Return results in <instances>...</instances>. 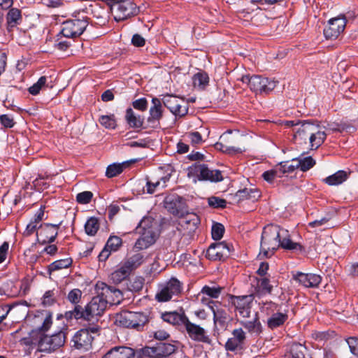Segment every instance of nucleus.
Segmentation results:
<instances>
[{
    "label": "nucleus",
    "mask_w": 358,
    "mask_h": 358,
    "mask_svg": "<svg viewBox=\"0 0 358 358\" xmlns=\"http://www.w3.org/2000/svg\"><path fill=\"white\" fill-rule=\"evenodd\" d=\"M293 278L306 287L315 288L321 282L322 277L315 273H304L298 272Z\"/></svg>",
    "instance_id": "obj_23"
},
{
    "label": "nucleus",
    "mask_w": 358,
    "mask_h": 358,
    "mask_svg": "<svg viewBox=\"0 0 358 358\" xmlns=\"http://www.w3.org/2000/svg\"><path fill=\"white\" fill-rule=\"evenodd\" d=\"M273 285L270 284V280L266 277L260 278L257 280V285L252 294L254 296L261 297L266 294H271Z\"/></svg>",
    "instance_id": "obj_29"
},
{
    "label": "nucleus",
    "mask_w": 358,
    "mask_h": 358,
    "mask_svg": "<svg viewBox=\"0 0 358 358\" xmlns=\"http://www.w3.org/2000/svg\"><path fill=\"white\" fill-rule=\"evenodd\" d=\"M241 81L247 84L250 90L256 93H268L271 92L276 86L277 82L270 80L267 78L261 76L249 75L243 76Z\"/></svg>",
    "instance_id": "obj_10"
},
{
    "label": "nucleus",
    "mask_w": 358,
    "mask_h": 358,
    "mask_svg": "<svg viewBox=\"0 0 358 358\" xmlns=\"http://www.w3.org/2000/svg\"><path fill=\"white\" fill-rule=\"evenodd\" d=\"M62 222L58 224L43 223L38 227L36 231L38 242L41 245L52 243L55 241Z\"/></svg>",
    "instance_id": "obj_13"
},
{
    "label": "nucleus",
    "mask_w": 358,
    "mask_h": 358,
    "mask_svg": "<svg viewBox=\"0 0 358 358\" xmlns=\"http://www.w3.org/2000/svg\"><path fill=\"white\" fill-rule=\"evenodd\" d=\"M278 169L281 176L286 173H292L295 169H299L297 164V158L293 159L291 162H283L279 164Z\"/></svg>",
    "instance_id": "obj_43"
},
{
    "label": "nucleus",
    "mask_w": 358,
    "mask_h": 358,
    "mask_svg": "<svg viewBox=\"0 0 358 358\" xmlns=\"http://www.w3.org/2000/svg\"><path fill=\"white\" fill-rule=\"evenodd\" d=\"M348 174L345 171H338L335 173L327 177L323 181L329 185H338L345 181Z\"/></svg>",
    "instance_id": "obj_36"
},
{
    "label": "nucleus",
    "mask_w": 358,
    "mask_h": 358,
    "mask_svg": "<svg viewBox=\"0 0 358 358\" xmlns=\"http://www.w3.org/2000/svg\"><path fill=\"white\" fill-rule=\"evenodd\" d=\"M38 227L37 225V223H36V222L31 221L27 224V226L23 233V235L24 236H29L31 234H33L34 232L36 233V231H38Z\"/></svg>",
    "instance_id": "obj_61"
},
{
    "label": "nucleus",
    "mask_w": 358,
    "mask_h": 358,
    "mask_svg": "<svg viewBox=\"0 0 358 358\" xmlns=\"http://www.w3.org/2000/svg\"><path fill=\"white\" fill-rule=\"evenodd\" d=\"M131 43L136 47H143L145 45V40L140 34H136L131 38Z\"/></svg>",
    "instance_id": "obj_62"
},
{
    "label": "nucleus",
    "mask_w": 358,
    "mask_h": 358,
    "mask_svg": "<svg viewBox=\"0 0 358 358\" xmlns=\"http://www.w3.org/2000/svg\"><path fill=\"white\" fill-rule=\"evenodd\" d=\"M298 168L305 172L313 167L315 161L311 157H306L301 159L297 158Z\"/></svg>",
    "instance_id": "obj_46"
},
{
    "label": "nucleus",
    "mask_w": 358,
    "mask_h": 358,
    "mask_svg": "<svg viewBox=\"0 0 358 358\" xmlns=\"http://www.w3.org/2000/svg\"><path fill=\"white\" fill-rule=\"evenodd\" d=\"M90 17L82 14L80 10L76 11L72 18L62 23L60 34L66 38H76L80 36L87 27Z\"/></svg>",
    "instance_id": "obj_6"
},
{
    "label": "nucleus",
    "mask_w": 358,
    "mask_h": 358,
    "mask_svg": "<svg viewBox=\"0 0 358 358\" xmlns=\"http://www.w3.org/2000/svg\"><path fill=\"white\" fill-rule=\"evenodd\" d=\"M0 122L6 128H12L15 124L13 118L8 115H1Z\"/></svg>",
    "instance_id": "obj_60"
},
{
    "label": "nucleus",
    "mask_w": 358,
    "mask_h": 358,
    "mask_svg": "<svg viewBox=\"0 0 358 358\" xmlns=\"http://www.w3.org/2000/svg\"><path fill=\"white\" fill-rule=\"evenodd\" d=\"M132 106L135 109L141 111H145L148 108V101L145 98H141L133 101Z\"/></svg>",
    "instance_id": "obj_59"
},
{
    "label": "nucleus",
    "mask_w": 358,
    "mask_h": 358,
    "mask_svg": "<svg viewBox=\"0 0 358 358\" xmlns=\"http://www.w3.org/2000/svg\"><path fill=\"white\" fill-rule=\"evenodd\" d=\"M229 317V314L222 308H217L216 311H214L213 320L215 325L218 324L221 327H224Z\"/></svg>",
    "instance_id": "obj_38"
},
{
    "label": "nucleus",
    "mask_w": 358,
    "mask_h": 358,
    "mask_svg": "<svg viewBox=\"0 0 358 358\" xmlns=\"http://www.w3.org/2000/svg\"><path fill=\"white\" fill-rule=\"evenodd\" d=\"M245 332L241 328L235 329L232 331V337L229 338L225 343L227 350L234 352L241 349L245 341Z\"/></svg>",
    "instance_id": "obj_22"
},
{
    "label": "nucleus",
    "mask_w": 358,
    "mask_h": 358,
    "mask_svg": "<svg viewBox=\"0 0 358 358\" xmlns=\"http://www.w3.org/2000/svg\"><path fill=\"white\" fill-rule=\"evenodd\" d=\"M151 245L150 243H148L145 240L140 236V238L136 241L134 245V248L138 250H144L148 248Z\"/></svg>",
    "instance_id": "obj_64"
},
{
    "label": "nucleus",
    "mask_w": 358,
    "mask_h": 358,
    "mask_svg": "<svg viewBox=\"0 0 358 358\" xmlns=\"http://www.w3.org/2000/svg\"><path fill=\"white\" fill-rule=\"evenodd\" d=\"M288 319V315L286 313H273L267 320L268 327L271 329H275L282 325Z\"/></svg>",
    "instance_id": "obj_33"
},
{
    "label": "nucleus",
    "mask_w": 358,
    "mask_h": 358,
    "mask_svg": "<svg viewBox=\"0 0 358 358\" xmlns=\"http://www.w3.org/2000/svg\"><path fill=\"white\" fill-rule=\"evenodd\" d=\"M180 329L182 332L186 333L188 337L196 342L212 345V339L210 338L206 330L200 324H195L187 317Z\"/></svg>",
    "instance_id": "obj_12"
},
{
    "label": "nucleus",
    "mask_w": 358,
    "mask_h": 358,
    "mask_svg": "<svg viewBox=\"0 0 358 358\" xmlns=\"http://www.w3.org/2000/svg\"><path fill=\"white\" fill-rule=\"evenodd\" d=\"M224 226L220 223H215L212 227L211 230V234L212 238L215 240L218 241L220 240L224 234Z\"/></svg>",
    "instance_id": "obj_52"
},
{
    "label": "nucleus",
    "mask_w": 358,
    "mask_h": 358,
    "mask_svg": "<svg viewBox=\"0 0 358 358\" xmlns=\"http://www.w3.org/2000/svg\"><path fill=\"white\" fill-rule=\"evenodd\" d=\"M255 299L254 294L235 296L229 295L231 304L235 307L236 311L242 318L241 324L252 334L259 335L263 327L259 320L257 312L252 314V303Z\"/></svg>",
    "instance_id": "obj_3"
},
{
    "label": "nucleus",
    "mask_w": 358,
    "mask_h": 358,
    "mask_svg": "<svg viewBox=\"0 0 358 358\" xmlns=\"http://www.w3.org/2000/svg\"><path fill=\"white\" fill-rule=\"evenodd\" d=\"M185 222L188 224H192L193 227H196L200 223L199 216L195 213H188L186 210L185 213Z\"/></svg>",
    "instance_id": "obj_58"
},
{
    "label": "nucleus",
    "mask_w": 358,
    "mask_h": 358,
    "mask_svg": "<svg viewBox=\"0 0 358 358\" xmlns=\"http://www.w3.org/2000/svg\"><path fill=\"white\" fill-rule=\"evenodd\" d=\"M152 103L153 106L150 108V115L147 122L152 128H157L163 116L162 102L158 98L154 97L152 99Z\"/></svg>",
    "instance_id": "obj_21"
},
{
    "label": "nucleus",
    "mask_w": 358,
    "mask_h": 358,
    "mask_svg": "<svg viewBox=\"0 0 358 358\" xmlns=\"http://www.w3.org/2000/svg\"><path fill=\"white\" fill-rule=\"evenodd\" d=\"M231 134V131L228 134H224L220 137V141L217 142L215 144V148L217 150H220L223 152H226L228 154H234V153H240L242 152V149L240 148H236L234 145H230L229 143V135Z\"/></svg>",
    "instance_id": "obj_25"
},
{
    "label": "nucleus",
    "mask_w": 358,
    "mask_h": 358,
    "mask_svg": "<svg viewBox=\"0 0 358 358\" xmlns=\"http://www.w3.org/2000/svg\"><path fill=\"white\" fill-rule=\"evenodd\" d=\"M122 244V241L120 237L113 236L108 238L105 247L110 252H115L120 248Z\"/></svg>",
    "instance_id": "obj_47"
},
{
    "label": "nucleus",
    "mask_w": 358,
    "mask_h": 358,
    "mask_svg": "<svg viewBox=\"0 0 358 358\" xmlns=\"http://www.w3.org/2000/svg\"><path fill=\"white\" fill-rule=\"evenodd\" d=\"M96 289L100 291V293L106 301V305L110 303L111 305L119 304L122 300L123 296L122 292L113 286H108L103 282L97 283L96 285Z\"/></svg>",
    "instance_id": "obj_19"
},
{
    "label": "nucleus",
    "mask_w": 358,
    "mask_h": 358,
    "mask_svg": "<svg viewBox=\"0 0 358 358\" xmlns=\"http://www.w3.org/2000/svg\"><path fill=\"white\" fill-rule=\"evenodd\" d=\"M164 203L170 213L180 217L185 216L187 205L182 196L176 194L168 195L165 197Z\"/></svg>",
    "instance_id": "obj_15"
},
{
    "label": "nucleus",
    "mask_w": 358,
    "mask_h": 358,
    "mask_svg": "<svg viewBox=\"0 0 358 358\" xmlns=\"http://www.w3.org/2000/svg\"><path fill=\"white\" fill-rule=\"evenodd\" d=\"M41 300L43 306H50L56 303V293L55 289L46 291Z\"/></svg>",
    "instance_id": "obj_48"
},
{
    "label": "nucleus",
    "mask_w": 358,
    "mask_h": 358,
    "mask_svg": "<svg viewBox=\"0 0 358 358\" xmlns=\"http://www.w3.org/2000/svg\"><path fill=\"white\" fill-rule=\"evenodd\" d=\"M187 176L192 178L194 182L198 180L220 182L223 180L222 172L219 170H211L206 164H194L187 169Z\"/></svg>",
    "instance_id": "obj_8"
},
{
    "label": "nucleus",
    "mask_w": 358,
    "mask_h": 358,
    "mask_svg": "<svg viewBox=\"0 0 358 358\" xmlns=\"http://www.w3.org/2000/svg\"><path fill=\"white\" fill-rule=\"evenodd\" d=\"M187 137L192 145H199L203 142L202 136L198 131H192L187 134Z\"/></svg>",
    "instance_id": "obj_57"
},
{
    "label": "nucleus",
    "mask_w": 358,
    "mask_h": 358,
    "mask_svg": "<svg viewBox=\"0 0 358 358\" xmlns=\"http://www.w3.org/2000/svg\"><path fill=\"white\" fill-rule=\"evenodd\" d=\"M102 358H141L136 357L135 351L128 347L120 346L111 349Z\"/></svg>",
    "instance_id": "obj_24"
},
{
    "label": "nucleus",
    "mask_w": 358,
    "mask_h": 358,
    "mask_svg": "<svg viewBox=\"0 0 358 358\" xmlns=\"http://www.w3.org/2000/svg\"><path fill=\"white\" fill-rule=\"evenodd\" d=\"M148 320V316L144 313L124 310L117 315L116 322L123 327L140 329Z\"/></svg>",
    "instance_id": "obj_9"
},
{
    "label": "nucleus",
    "mask_w": 358,
    "mask_h": 358,
    "mask_svg": "<svg viewBox=\"0 0 358 358\" xmlns=\"http://www.w3.org/2000/svg\"><path fill=\"white\" fill-rule=\"evenodd\" d=\"M139 228L141 229L139 231V233L141 234V237H143L148 243L152 245L156 241V234L152 227L151 226L147 227L145 220H143L140 223Z\"/></svg>",
    "instance_id": "obj_34"
},
{
    "label": "nucleus",
    "mask_w": 358,
    "mask_h": 358,
    "mask_svg": "<svg viewBox=\"0 0 358 358\" xmlns=\"http://www.w3.org/2000/svg\"><path fill=\"white\" fill-rule=\"evenodd\" d=\"M146 257L142 252H137L128 257L124 264L131 271L140 267L145 261Z\"/></svg>",
    "instance_id": "obj_31"
},
{
    "label": "nucleus",
    "mask_w": 358,
    "mask_h": 358,
    "mask_svg": "<svg viewBox=\"0 0 358 358\" xmlns=\"http://www.w3.org/2000/svg\"><path fill=\"white\" fill-rule=\"evenodd\" d=\"M99 328L90 327L77 331L71 340V347L81 351H87L92 348L94 336L92 333L97 334Z\"/></svg>",
    "instance_id": "obj_11"
},
{
    "label": "nucleus",
    "mask_w": 358,
    "mask_h": 358,
    "mask_svg": "<svg viewBox=\"0 0 358 358\" xmlns=\"http://www.w3.org/2000/svg\"><path fill=\"white\" fill-rule=\"evenodd\" d=\"M129 166V162H125L122 164H113L109 165L106 171V176L108 178H113L120 174L124 168Z\"/></svg>",
    "instance_id": "obj_39"
},
{
    "label": "nucleus",
    "mask_w": 358,
    "mask_h": 358,
    "mask_svg": "<svg viewBox=\"0 0 358 358\" xmlns=\"http://www.w3.org/2000/svg\"><path fill=\"white\" fill-rule=\"evenodd\" d=\"M7 29L9 32L12 31L13 28L20 24L22 20V12L17 8H10L6 16Z\"/></svg>",
    "instance_id": "obj_27"
},
{
    "label": "nucleus",
    "mask_w": 358,
    "mask_h": 358,
    "mask_svg": "<svg viewBox=\"0 0 358 358\" xmlns=\"http://www.w3.org/2000/svg\"><path fill=\"white\" fill-rule=\"evenodd\" d=\"M99 123L107 129H115L116 122L114 115H101L99 120Z\"/></svg>",
    "instance_id": "obj_50"
},
{
    "label": "nucleus",
    "mask_w": 358,
    "mask_h": 358,
    "mask_svg": "<svg viewBox=\"0 0 358 358\" xmlns=\"http://www.w3.org/2000/svg\"><path fill=\"white\" fill-rule=\"evenodd\" d=\"M231 245L225 241L214 243L208 247L206 257L211 261H221L231 254Z\"/></svg>",
    "instance_id": "obj_17"
},
{
    "label": "nucleus",
    "mask_w": 358,
    "mask_h": 358,
    "mask_svg": "<svg viewBox=\"0 0 358 358\" xmlns=\"http://www.w3.org/2000/svg\"><path fill=\"white\" fill-rule=\"evenodd\" d=\"M222 289L223 287L220 286L210 287L205 285L201 289V294L203 295H206L211 299H217L220 296Z\"/></svg>",
    "instance_id": "obj_44"
},
{
    "label": "nucleus",
    "mask_w": 358,
    "mask_h": 358,
    "mask_svg": "<svg viewBox=\"0 0 358 358\" xmlns=\"http://www.w3.org/2000/svg\"><path fill=\"white\" fill-rule=\"evenodd\" d=\"M92 196L93 194L91 192L85 191L77 194L76 201L80 204H87L91 201Z\"/></svg>",
    "instance_id": "obj_54"
},
{
    "label": "nucleus",
    "mask_w": 358,
    "mask_h": 358,
    "mask_svg": "<svg viewBox=\"0 0 358 358\" xmlns=\"http://www.w3.org/2000/svg\"><path fill=\"white\" fill-rule=\"evenodd\" d=\"M187 315L184 312L180 313L177 312H169L162 314V319L169 324L176 326L180 331L185 320L187 318Z\"/></svg>",
    "instance_id": "obj_26"
},
{
    "label": "nucleus",
    "mask_w": 358,
    "mask_h": 358,
    "mask_svg": "<svg viewBox=\"0 0 358 358\" xmlns=\"http://www.w3.org/2000/svg\"><path fill=\"white\" fill-rule=\"evenodd\" d=\"M259 308L262 312H265L266 315L275 313V310H278V305L272 301H266L259 303Z\"/></svg>",
    "instance_id": "obj_51"
},
{
    "label": "nucleus",
    "mask_w": 358,
    "mask_h": 358,
    "mask_svg": "<svg viewBox=\"0 0 358 358\" xmlns=\"http://www.w3.org/2000/svg\"><path fill=\"white\" fill-rule=\"evenodd\" d=\"M99 229V220L96 217H91L85 224V230L87 235L94 236Z\"/></svg>",
    "instance_id": "obj_42"
},
{
    "label": "nucleus",
    "mask_w": 358,
    "mask_h": 358,
    "mask_svg": "<svg viewBox=\"0 0 358 358\" xmlns=\"http://www.w3.org/2000/svg\"><path fill=\"white\" fill-rule=\"evenodd\" d=\"M346 26L345 15H340L330 19L324 29V35L327 39H336L344 31Z\"/></svg>",
    "instance_id": "obj_18"
},
{
    "label": "nucleus",
    "mask_w": 358,
    "mask_h": 358,
    "mask_svg": "<svg viewBox=\"0 0 358 358\" xmlns=\"http://www.w3.org/2000/svg\"><path fill=\"white\" fill-rule=\"evenodd\" d=\"M82 14L84 15H92L93 17L97 19L103 18L105 11L98 3H90L88 6H85V8L80 9Z\"/></svg>",
    "instance_id": "obj_32"
},
{
    "label": "nucleus",
    "mask_w": 358,
    "mask_h": 358,
    "mask_svg": "<svg viewBox=\"0 0 358 358\" xmlns=\"http://www.w3.org/2000/svg\"><path fill=\"white\" fill-rule=\"evenodd\" d=\"M8 248L9 245L7 242H4L0 246V263H2L5 261L7 256Z\"/></svg>",
    "instance_id": "obj_63"
},
{
    "label": "nucleus",
    "mask_w": 358,
    "mask_h": 358,
    "mask_svg": "<svg viewBox=\"0 0 358 358\" xmlns=\"http://www.w3.org/2000/svg\"><path fill=\"white\" fill-rule=\"evenodd\" d=\"M162 102L176 116L184 117L188 113V104L176 96L166 94L163 97Z\"/></svg>",
    "instance_id": "obj_16"
},
{
    "label": "nucleus",
    "mask_w": 358,
    "mask_h": 358,
    "mask_svg": "<svg viewBox=\"0 0 358 358\" xmlns=\"http://www.w3.org/2000/svg\"><path fill=\"white\" fill-rule=\"evenodd\" d=\"M71 258H66L55 261L48 266V272L51 273L53 271L69 268L72 264Z\"/></svg>",
    "instance_id": "obj_40"
},
{
    "label": "nucleus",
    "mask_w": 358,
    "mask_h": 358,
    "mask_svg": "<svg viewBox=\"0 0 358 358\" xmlns=\"http://www.w3.org/2000/svg\"><path fill=\"white\" fill-rule=\"evenodd\" d=\"M83 292L80 289L75 288L71 289L67 294L66 299L69 303L73 304L74 307L79 305L82 299Z\"/></svg>",
    "instance_id": "obj_45"
},
{
    "label": "nucleus",
    "mask_w": 358,
    "mask_h": 358,
    "mask_svg": "<svg viewBox=\"0 0 358 358\" xmlns=\"http://www.w3.org/2000/svg\"><path fill=\"white\" fill-rule=\"evenodd\" d=\"M293 131L294 143L302 145L308 141L311 150L317 149L327 138V134L320 130V125L310 120L303 121L299 127L293 129Z\"/></svg>",
    "instance_id": "obj_4"
},
{
    "label": "nucleus",
    "mask_w": 358,
    "mask_h": 358,
    "mask_svg": "<svg viewBox=\"0 0 358 358\" xmlns=\"http://www.w3.org/2000/svg\"><path fill=\"white\" fill-rule=\"evenodd\" d=\"M125 120L130 128L140 129L143 127L144 117L141 115L136 114L132 108H129L126 110Z\"/></svg>",
    "instance_id": "obj_28"
},
{
    "label": "nucleus",
    "mask_w": 358,
    "mask_h": 358,
    "mask_svg": "<svg viewBox=\"0 0 358 358\" xmlns=\"http://www.w3.org/2000/svg\"><path fill=\"white\" fill-rule=\"evenodd\" d=\"M38 319L42 322V325L33 329L29 333V343L36 345L41 352H51L62 347L66 339L67 328H63L59 331L48 336L45 333L52 324V315L45 311Z\"/></svg>",
    "instance_id": "obj_1"
},
{
    "label": "nucleus",
    "mask_w": 358,
    "mask_h": 358,
    "mask_svg": "<svg viewBox=\"0 0 358 358\" xmlns=\"http://www.w3.org/2000/svg\"><path fill=\"white\" fill-rule=\"evenodd\" d=\"M208 204L213 208H225L226 200L216 196H211L208 199Z\"/></svg>",
    "instance_id": "obj_56"
},
{
    "label": "nucleus",
    "mask_w": 358,
    "mask_h": 358,
    "mask_svg": "<svg viewBox=\"0 0 358 358\" xmlns=\"http://www.w3.org/2000/svg\"><path fill=\"white\" fill-rule=\"evenodd\" d=\"M176 347L171 343H159L154 347L145 349V354L150 358H166L174 353Z\"/></svg>",
    "instance_id": "obj_20"
},
{
    "label": "nucleus",
    "mask_w": 358,
    "mask_h": 358,
    "mask_svg": "<svg viewBox=\"0 0 358 358\" xmlns=\"http://www.w3.org/2000/svg\"><path fill=\"white\" fill-rule=\"evenodd\" d=\"M106 2L114 14L116 21H122L139 13L138 7L131 0H101Z\"/></svg>",
    "instance_id": "obj_7"
},
{
    "label": "nucleus",
    "mask_w": 358,
    "mask_h": 358,
    "mask_svg": "<svg viewBox=\"0 0 358 358\" xmlns=\"http://www.w3.org/2000/svg\"><path fill=\"white\" fill-rule=\"evenodd\" d=\"M261 194L259 191L256 188H244L238 190L235 194V199L237 202H240L245 199H249L252 201H257Z\"/></svg>",
    "instance_id": "obj_30"
},
{
    "label": "nucleus",
    "mask_w": 358,
    "mask_h": 358,
    "mask_svg": "<svg viewBox=\"0 0 358 358\" xmlns=\"http://www.w3.org/2000/svg\"><path fill=\"white\" fill-rule=\"evenodd\" d=\"M291 358H311L306 347L300 343H293L289 350Z\"/></svg>",
    "instance_id": "obj_35"
},
{
    "label": "nucleus",
    "mask_w": 358,
    "mask_h": 358,
    "mask_svg": "<svg viewBox=\"0 0 358 358\" xmlns=\"http://www.w3.org/2000/svg\"><path fill=\"white\" fill-rule=\"evenodd\" d=\"M46 82L47 77L41 76L36 83L28 89L29 92L32 95H37L39 94L40 90L45 86Z\"/></svg>",
    "instance_id": "obj_49"
},
{
    "label": "nucleus",
    "mask_w": 358,
    "mask_h": 358,
    "mask_svg": "<svg viewBox=\"0 0 358 358\" xmlns=\"http://www.w3.org/2000/svg\"><path fill=\"white\" fill-rule=\"evenodd\" d=\"M349 346L350 352L358 357V338L355 337H350L346 340Z\"/></svg>",
    "instance_id": "obj_55"
},
{
    "label": "nucleus",
    "mask_w": 358,
    "mask_h": 358,
    "mask_svg": "<svg viewBox=\"0 0 358 358\" xmlns=\"http://www.w3.org/2000/svg\"><path fill=\"white\" fill-rule=\"evenodd\" d=\"M182 292V284L176 278H171L157 293L156 299L159 302H166Z\"/></svg>",
    "instance_id": "obj_14"
},
{
    "label": "nucleus",
    "mask_w": 358,
    "mask_h": 358,
    "mask_svg": "<svg viewBox=\"0 0 358 358\" xmlns=\"http://www.w3.org/2000/svg\"><path fill=\"white\" fill-rule=\"evenodd\" d=\"M262 177L266 181L269 183H272L276 178H281L282 176L280 173L278 167H275L274 169L265 171L263 173Z\"/></svg>",
    "instance_id": "obj_53"
},
{
    "label": "nucleus",
    "mask_w": 358,
    "mask_h": 358,
    "mask_svg": "<svg viewBox=\"0 0 358 358\" xmlns=\"http://www.w3.org/2000/svg\"><path fill=\"white\" fill-rule=\"evenodd\" d=\"M279 247L289 250L304 251V248L301 245L293 242L289 238L287 230L273 224L264 227L262 234L259 257L270 258Z\"/></svg>",
    "instance_id": "obj_2"
},
{
    "label": "nucleus",
    "mask_w": 358,
    "mask_h": 358,
    "mask_svg": "<svg viewBox=\"0 0 358 358\" xmlns=\"http://www.w3.org/2000/svg\"><path fill=\"white\" fill-rule=\"evenodd\" d=\"M132 271L123 263L122 266L111 274V279L115 283H120L126 279Z\"/></svg>",
    "instance_id": "obj_37"
},
{
    "label": "nucleus",
    "mask_w": 358,
    "mask_h": 358,
    "mask_svg": "<svg viewBox=\"0 0 358 358\" xmlns=\"http://www.w3.org/2000/svg\"><path fill=\"white\" fill-rule=\"evenodd\" d=\"M209 77L205 72H199L193 77V84L194 87L203 90L208 85Z\"/></svg>",
    "instance_id": "obj_41"
},
{
    "label": "nucleus",
    "mask_w": 358,
    "mask_h": 358,
    "mask_svg": "<svg viewBox=\"0 0 358 358\" xmlns=\"http://www.w3.org/2000/svg\"><path fill=\"white\" fill-rule=\"evenodd\" d=\"M97 296H94L91 301L83 308L81 306L73 307L71 310L64 313L67 320L75 319L92 321L95 317L101 316L106 309V301L103 299L99 291Z\"/></svg>",
    "instance_id": "obj_5"
}]
</instances>
